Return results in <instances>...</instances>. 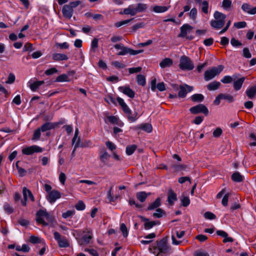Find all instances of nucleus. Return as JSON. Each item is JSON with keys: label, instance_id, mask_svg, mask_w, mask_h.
<instances>
[{"label": "nucleus", "instance_id": "obj_1", "mask_svg": "<svg viewBox=\"0 0 256 256\" xmlns=\"http://www.w3.org/2000/svg\"><path fill=\"white\" fill-rule=\"evenodd\" d=\"M149 250L156 256H164L168 254L170 250L166 240L165 238L157 241L156 244L150 247Z\"/></svg>", "mask_w": 256, "mask_h": 256}, {"label": "nucleus", "instance_id": "obj_2", "mask_svg": "<svg viewBox=\"0 0 256 256\" xmlns=\"http://www.w3.org/2000/svg\"><path fill=\"white\" fill-rule=\"evenodd\" d=\"M53 220L52 216L46 210H40L36 212V222L44 226H48L50 223L52 222Z\"/></svg>", "mask_w": 256, "mask_h": 256}, {"label": "nucleus", "instance_id": "obj_3", "mask_svg": "<svg viewBox=\"0 0 256 256\" xmlns=\"http://www.w3.org/2000/svg\"><path fill=\"white\" fill-rule=\"evenodd\" d=\"M214 20L210 22V26L216 30L221 28L224 24L226 16L218 11H216L214 14Z\"/></svg>", "mask_w": 256, "mask_h": 256}, {"label": "nucleus", "instance_id": "obj_4", "mask_svg": "<svg viewBox=\"0 0 256 256\" xmlns=\"http://www.w3.org/2000/svg\"><path fill=\"white\" fill-rule=\"evenodd\" d=\"M80 3V1L76 0L64 6L62 9L63 16L65 18L70 19L73 15L74 8L77 7Z\"/></svg>", "mask_w": 256, "mask_h": 256}, {"label": "nucleus", "instance_id": "obj_5", "mask_svg": "<svg viewBox=\"0 0 256 256\" xmlns=\"http://www.w3.org/2000/svg\"><path fill=\"white\" fill-rule=\"evenodd\" d=\"M224 69V66L219 65L217 67H212L206 70L204 74V78L206 81H209L218 75Z\"/></svg>", "mask_w": 256, "mask_h": 256}, {"label": "nucleus", "instance_id": "obj_6", "mask_svg": "<svg viewBox=\"0 0 256 256\" xmlns=\"http://www.w3.org/2000/svg\"><path fill=\"white\" fill-rule=\"evenodd\" d=\"M179 68L182 70H190L194 69V64L190 58L183 55L180 60Z\"/></svg>", "mask_w": 256, "mask_h": 256}, {"label": "nucleus", "instance_id": "obj_7", "mask_svg": "<svg viewBox=\"0 0 256 256\" xmlns=\"http://www.w3.org/2000/svg\"><path fill=\"white\" fill-rule=\"evenodd\" d=\"M83 233L85 234L83 236L76 238L80 246L88 244L93 238L92 230L90 228H86L83 230Z\"/></svg>", "mask_w": 256, "mask_h": 256}, {"label": "nucleus", "instance_id": "obj_8", "mask_svg": "<svg viewBox=\"0 0 256 256\" xmlns=\"http://www.w3.org/2000/svg\"><path fill=\"white\" fill-rule=\"evenodd\" d=\"M54 236L60 248H67L69 246L70 244L66 238L64 236L62 237L58 232H55L54 233Z\"/></svg>", "mask_w": 256, "mask_h": 256}, {"label": "nucleus", "instance_id": "obj_9", "mask_svg": "<svg viewBox=\"0 0 256 256\" xmlns=\"http://www.w3.org/2000/svg\"><path fill=\"white\" fill-rule=\"evenodd\" d=\"M43 148L37 145H32L22 150V153L26 155H31L34 152H42Z\"/></svg>", "mask_w": 256, "mask_h": 256}, {"label": "nucleus", "instance_id": "obj_10", "mask_svg": "<svg viewBox=\"0 0 256 256\" xmlns=\"http://www.w3.org/2000/svg\"><path fill=\"white\" fill-rule=\"evenodd\" d=\"M62 194L59 191L54 190L48 194L46 199L50 204H54L57 200L60 198Z\"/></svg>", "mask_w": 256, "mask_h": 256}, {"label": "nucleus", "instance_id": "obj_11", "mask_svg": "<svg viewBox=\"0 0 256 256\" xmlns=\"http://www.w3.org/2000/svg\"><path fill=\"white\" fill-rule=\"evenodd\" d=\"M190 112L193 114H197L202 112L206 116L208 114V108L202 104H200L190 108Z\"/></svg>", "mask_w": 256, "mask_h": 256}, {"label": "nucleus", "instance_id": "obj_12", "mask_svg": "<svg viewBox=\"0 0 256 256\" xmlns=\"http://www.w3.org/2000/svg\"><path fill=\"white\" fill-rule=\"evenodd\" d=\"M120 50H121L118 53V55L119 56H124L128 54L130 55L134 56L142 53L144 52V50H136L126 47L124 46H122V49H120Z\"/></svg>", "mask_w": 256, "mask_h": 256}, {"label": "nucleus", "instance_id": "obj_13", "mask_svg": "<svg viewBox=\"0 0 256 256\" xmlns=\"http://www.w3.org/2000/svg\"><path fill=\"white\" fill-rule=\"evenodd\" d=\"M193 90V87L188 86L186 84L180 85V91L178 93V96L180 98H184L186 97L188 92H192Z\"/></svg>", "mask_w": 256, "mask_h": 256}, {"label": "nucleus", "instance_id": "obj_14", "mask_svg": "<svg viewBox=\"0 0 256 256\" xmlns=\"http://www.w3.org/2000/svg\"><path fill=\"white\" fill-rule=\"evenodd\" d=\"M118 90L130 98H134V92L129 86H122L118 88Z\"/></svg>", "mask_w": 256, "mask_h": 256}, {"label": "nucleus", "instance_id": "obj_15", "mask_svg": "<svg viewBox=\"0 0 256 256\" xmlns=\"http://www.w3.org/2000/svg\"><path fill=\"white\" fill-rule=\"evenodd\" d=\"M106 120H108L112 124H116L119 126H122L124 124L123 122L120 120L117 116H108L106 117L105 122H106Z\"/></svg>", "mask_w": 256, "mask_h": 256}, {"label": "nucleus", "instance_id": "obj_16", "mask_svg": "<svg viewBox=\"0 0 256 256\" xmlns=\"http://www.w3.org/2000/svg\"><path fill=\"white\" fill-rule=\"evenodd\" d=\"M44 83V80L33 81L32 80L28 82L29 87L32 92L36 91L40 86Z\"/></svg>", "mask_w": 256, "mask_h": 256}, {"label": "nucleus", "instance_id": "obj_17", "mask_svg": "<svg viewBox=\"0 0 256 256\" xmlns=\"http://www.w3.org/2000/svg\"><path fill=\"white\" fill-rule=\"evenodd\" d=\"M126 15H130L131 16H135L137 12L136 9V6L134 4H130L128 8H125L122 13Z\"/></svg>", "mask_w": 256, "mask_h": 256}, {"label": "nucleus", "instance_id": "obj_18", "mask_svg": "<svg viewBox=\"0 0 256 256\" xmlns=\"http://www.w3.org/2000/svg\"><path fill=\"white\" fill-rule=\"evenodd\" d=\"M140 218L142 222H144V225L146 230H150L158 224V222H156L155 221H150L148 218H145L143 216H140Z\"/></svg>", "mask_w": 256, "mask_h": 256}, {"label": "nucleus", "instance_id": "obj_19", "mask_svg": "<svg viewBox=\"0 0 256 256\" xmlns=\"http://www.w3.org/2000/svg\"><path fill=\"white\" fill-rule=\"evenodd\" d=\"M58 126V124L54 122H47L43 124L40 128L42 132L54 129Z\"/></svg>", "mask_w": 256, "mask_h": 256}, {"label": "nucleus", "instance_id": "obj_20", "mask_svg": "<svg viewBox=\"0 0 256 256\" xmlns=\"http://www.w3.org/2000/svg\"><path fill=\"white\" fill-rule=\"evenodd\" d=\"M242 9L244 12L250 14H256V6L252 8L250 5L248 4H244L242 6Z\"/></svg>", "mask_w": 256, "mask_h": 256}, {"label": "nucleus", "instance_id": "obj_21", "mask_svg": "<svg viewBox=\"0 0 256 256\" xmlns=\"http://www.w3.org/2000/svg\"><path fill=\"white\" fill-rule=\"evenodd\" d=\"M116 100L118 104L122 107L123 111L125 113H130V109L128 108V105L126 104L124 100L122 98L118 97L117 98Z\"/></svg>", "mask_w": 256, "mask_h": 256}, {"label": "nucleus", "instance_id": "obj_22", "mask_svg": "<svg viewBox=\"0 0 256 256\" xmlns=\"http://www.w3.org/2000/svg\"><path fill=\"white\" fill-rule=\"evenodd\" d=\"M110 157V156L108 154V152L105 150H102L100 152V159L102 163L104 164H107L108 162V160Z\"/></svg>", "mask_w": 256, "mask_h": 256}, {"label": "nucleus", "instance_id": "obj_23", "mask_svg": "<svg viewBox=\"0 0 256 256\" xmlns=\"http://www.w3.org/2000/svg\"><path fill=\"white\" fill-rule=\"evenodd\" d=\"M177 200V196L172 190L168 192L167 201L170 205H173L174 202Z\"/></svg>", "mask_w": 256, "mask_h": 256}, {"label": "nucleus", "instance_id": "obj_24", "mask_svg": "<svg viewBox=\"0 0 256 256\" xmlns=\"http://www.w3.org/2000/svg\"><path fill=\"white\" fill-rule=\"evenodd\" d=\"M28 242L32 244H44V240L38 236H30Z\"/></svg>", "mask_w": 256, "mask_h": 256}, {"label": "nucleus", "instance_id": "obj_25", "mask_svg": "<svg viewBox=\"0 0 256 256\" xmlns=\"http://www.w3.org/2000/svg\"><path fill=\"white\" fill-rule=\"evenodd\" d=\"M136 128L141 129L148 133L151 132L152 130V126L150 124H142L137 126Z\"/></svg>", "mask_w": 256, "mask_h": 256}, {"label": "nucleus", "instance_id": "obj_26", "mask_svg": "<svg viewBox=\"0 0 256 256\" xmlns=\"http://www.w3.org/2000/svg\"><path fill=\"white\" fill-rule=\"evenodd\" d=\"M246 92L248 98H254L256 95V86H252L248 88Z\"/></svg>", "mask_w": 256, "mask_h": 256}, {"label": "nucleus", "instance_id": "obj_27", "mask_svg": "<svg viewBox=\"0 0 256 256\" xmlns=\"http://www.w3.org/2000/svg\"><path fill=\"white\" fill-rule=\"evenodd\" d=\"M191 28L192 27L188 24H184L180 28V33L179 34L178 36L182 38L186 37L188 34V30H190Z\"/></svg>", "mask_w": 256, "mask_h": 256}, {"label": "nucleus", "instance_id": "obj_28", "mask_svg": "<svg viewBox=\"0 0 256 256\" xmlns=\"http://www.w3.org/2000/svg\"><path fill=\"white\" fill-rule=\"evenodd\" d=\"M52 58L55 61H60L68 60V56L63 54L54 53L52 55Z\"/></svg>", "mask_w": 256, "mask_h": 256}, {"label": "nucleus", "instance_id": "obj_29", "mask_svg": "<svg viewBox=\"0 0 256 256\" xmlns=\"http://www.w3.org/2000/svg\"><path fill=\"white\" fill-rule=\"evenodd\" d=\"M173 64L172 60L170 58H165L160 63V66L162 68L170 67Z\"/></svg>", "mask_w": 256, "mask_h": 256}, {"label": "nucleus", "instance_id": "obj_30", "mask_svg": "<svg viewBox=\"0 0 256 256\" xmlns=\"http://www.w3.org/2000/svg\"><path fill=\"white\" fill-rule=\"evenodd\" d=\"M170 6H155L153 7V11L156 13H162L166 12L170 8Z\"/></svg>", "mask_w": 256, "mask_h": 256}, {"label": "nucleus", "instance_id": "obj_31", "mask_svg": "<svg viewBox=\"0 0 256 256\" xmlns=\"http://www.w3.org/2000/svg\"><path fill=\"white\" fill-rule=\"evenodd\" d=\"M150 194V193L147 194L145 192H140L136 193V196L138 200L143 202L146 200V198Z\"/></svg>", "mask_w": 256, "mask_h": 256}, {"label": "nucleus", "instance_id": "obj_32", "mask_svg": "<svg viewBox=\"0 0 256 256\" xmlns=\"http://www.w3.org/2000/svg\"><path fill=\"white\" fill-rule=\"evenodd\" d=\"M172 168L174 169V172H178L186 170L188 166L186 164H172Z\"/></svg>", "mask_w": 256, "mask_h": 256}, {"label": "nucleus", "instance_id": "obj_33", "mask_svg": "<svg viewBox=\"0 0 256 256\" xmlns=\"http://www.w3.org/2000/svg\"><path fill=\"white\" fill-rule=\"evenodd\" d=\"M222 7L226 10H230L232 8V2L230 0H223L222 2Z\"/></svg>", "mask_w": 256, "mask_h": 256}, {"label": "nucleus", "instance_id": "obj_34", "mask_svg": "<svg viewBox=\"0 0 256 256\" xmlns=\"http://www.w3.org/2000/svg\"><path fill=\"white\" fill-rule=\"evenodd\" d=\"M244 80V78H242L234 82V88L236 90H238L241 88Z\"/></svg>", "mask_w": 256, "mask_h": 256}, {"label": "nucleus", "instance_id": "obj_35", "mask_svg": "<svg viewBox=\"0 0 256 256\" xmlns=\"http://www.w3.org/2000/svg\"><path fill=\"white\" fill-rule=\"evenodd\" d=\"M148 8V5L144 3H138L136 6V12H144Z\"/></svg>", "mask_w": 256, "mask_h": 256}, {"label": "nucleus", "instance_id": "obj_36", "mask_svg": "<svg viewBox=\"0 0 256 256\" xmlns=\"http://www.w3.org/2000/svg\"><path fill=\"white\" fill-rule=\"evenodd\" d=\"M161 204L160 198H158L154 202L150 204L148 207V210H153L156 208H158Z\"/></svg>", "mask_w": 256, "mask_h": 256}, {"label": "nucleus", "instance_id": "obj_37", "mask_svg": "<svg viewBox=\"0 0 256 256\" xmlns=\"http://www.w3.org/2000/svg\"><path fill=\"white\" fill-rule=\"evenodd\" d=\"M232 179L234 182H240L243 180L244 177L240 172H235L232 174Z\"/></svg>", "mask_w": 256, "mask_h": 256}, {"label": "nucleus", "instance_id": "obj_38", "mask_svg": "<svg viewBox=\"0 0 256 256\" xmlns=\"http://www.w3.org/2000/svg\"><path fill=\"white\" fill-rule=\"evenodd\" d=\"M220 86V83L219 82L214 81L210 83L207 88L209 90H214L218 89Z\"/></svg>", "mask_w": 256, "mask_h": 256}, {"label": "nucleus", "instance_id": "obj_39", "mask_svg": "<svg viewBox=\"0 0 256 256\" xmlns=\"http://www.w3.org/2000/svg\"><path fill=\"white\" fill-rule=\"evenodd\" d=\"M70 81V79L68 76L66 74H62L58 76L56 80V82H68Z\"/></svg>", "mask_w": 256, "mask_h": 256}, {"label": "nucleus", "instance_id": "obj_40", "mask_svg": "<svg viewBox=\"0 0 256 256\" xmlns=\"http://www.w3.org/2000/svg\"><path fill=\"white\" fill-rule=\"evenodd\" d=\"M26 194H28V198L31 201H34V198L32 192L26 187H24L22 189V194L24 198H26Z\"/></svg>", "mask_w": 256, "mask_h": 256}, {"label": "nucleus", "instance_id": "obj_41", "mask_svg": "<svg viewBox=\"0 0 256 256\" xmlns=\"http://www.w3.org/2000/svg\"><path fill=\"white\" fill-rule=\"evenodd\" d=\"M190 98L192 102H201L204 100V96L202 94H196L192 96Z\"/></svg>", "mask_w": 256, "mask_h": 256}, {"label": "nucleus", "instance_id": "obj_42", "mask_svg": "<svg viewBox=\"0 0 256 256\" xmlns=\"http://www.w3.org/2000/svg\"><path fill=\"white\" fill-rule=\"evenodd\" d=\"M202 12L205 14L208 13V2L206 0H204L201 3Z\"/></svg>", "mask_w": 256, "mask_h": 256}, {"label": "nucleus", "instance_id": "obj_43", "mask_svg": "<svg viewBox=\"0 0 256 256\" xmlns=\"http://www.w3.org/2000/svg\"><path fill=\"white\" fill-rule=\"evenodd\" d=\"M72 144L74 145V149L73 150L72 153H74L75 150L76 148L81 146L82 147V146L80 144V138L78 137L77 139H74V136L72 140Z\"/></svg>", "mask_w": 256, "mask_h": 256}, {"label": "nucleus", "instance_id": "obj_44", "mask_svg": "<svg viewBox=\"0 0 256 256\" xmlns=\"http://www.w3.org/2000/svg\"><path fill=\"white\" fill-rule=\"evenodd\" d=\"M137 146L135 144L128 146L126 148V154L130 156L136 150Z\"/></svg>", "mask_w": 256, "mask_h": 256}, {"label": "nucleus", "instance_id": "obj_45", "mask_svg": "<svg viewBox=\"0 0 256 256\" xmlns=\"http://www.w3.org/2000/svg\"><path fill=\"white\" fill-rule=\"evenodd\" d=\"M137 83L138 85L144 86L146 84L145 77L142 74H138L137 76Z\"/></svg>", "mask_w": 256, "mask_h": 256}, {"label": "nucleus", "instance_id": "obj_46", "mask_svg": "<svg viewBox=\"0 0 256 256\" xmlns=\"http://www.w3.org/2000/svg\"><path fill=\"white\" fill-rule=\"evenodd\" d=\"M180 200L182 206L184 207L188 206L190 204V200L188 196H182Z\"/></svg>", "mask_w": 256, "mask_h": 256}, {"label": "nucleus", "instance_id": "obj_47", "mask_svg": "<svg viewBox=\"0 0 256 256\" xmlns=\"http://www.w3.org/2000/svg\"><path fill=\"white\" fill-rule=\"evenodd\" d=\"M127 115V118L128 120L131 122H136L137 120V113L135 112L134 114H132V110H130V113H126Z\"/></svg>", "mask_w": 256, "mask_h": 256}, {"label": "nucleus", "instance_id": "obj_48", "mask_svg": "<svg viewBox=\"0 0 256 256\" xmlns=\"http://www.w3.org/2000/svg\"><path fill=\"white\" fill-rule=\"evenodd\" d=\"M165 212L162 208H158L156 210V212L153 214V216L154 218H160L164 214Z\"/></svg>", "mask_w": 256, "mask_h": 256}, {"label": "nucleus", "instance_id": "obj_49", "mask_svg": "<svg viewBox=\"0 0 256 256\" xmlns=\"http://www.w3.org/2000/svg\"><path fill=\"white\" fill-rule=\"evenodd\" d=\"M42 130L40 128H37L36 130L34 132L32 140H40Z\"/></svg>", "mask_w": 256, "mask_h": 256}, {"label": "nucleus", "instance_id": "obj_50", "mask_svg": "<svg viewBox=\"0 0 256 256\" xmlns=\"http://www.w3.org/2000/svg\"><path fill=\"white\" fill-rule=\"evenodd\" d=\"M220 96L222 100H226L228 102H232L234 100L233 96L228 94H220Z\"/></svg>", "mask_w": 256, "mask_h": 256}, {"label": "nucleus", "instance_id": "obj_51", "mask_svg": "<svg viewBox=\"0 0 256 256\" xmlns=\"http://www.w3.org/2000/svg\"><path fill=\"white\" fill-rule=\"evenodd\" d=\"M4 211L8 214H11L14 212V209L9 204L6 203L4 204Z\"/></svg>", "mask_w": 256, "mask_h": 256}, {"label": "nucleus", "instance_id": "obj_52", "mask_svg": "<svg viewBox=\"0 0 256 256\" xmlns=\"http://www.w3.org/2000/svg\"><path fill=\"white\" fill-rule=\"evenodd\" d=\"M232 80L233 78L232 76H226L221 80L220 81L223 84H226L231 83Z\"/></svg>", "mask_w": 256, "mask_h": 256}, {"label": "nucleus", "instance_id": "obj_53", "mask_svg": "<svg viewBox=\"0 0 256 256\" xmlns=\"http://www.w3.org/2000/svg\"><path fill=\"white\" fill-rule=\"evenodd\" d=\"M76 208L78 210H83L86 208V206L84 202L80 200L75 206Z\"/></svg>", "mask_w": 256, "mask_h": 256}, {"label": "nucleus", "instance_id": "obj_54", "mask_svg": "<svg viewBox=\"0 0 256 256\" xmlns=\"http://www.w3.org/2000/svg\"><path fill=\"white\" fill-rule=\"evenodd\" d=\"M197 16V10L196 8H192L190 13H189V16L190 18L192 19V20H195L196 19Z\"/></svg>", "mask_w": 256, "mask_h": 256}, {"label": "nucleus", "instance_id": "obj_55", "mask_svg": "<svg viewBox=\"0 0 256 256\" xmlns=\"http://www.w3.org/2000/svg\"><path fill=\"white\" fill-rule=\"evenodd\" d=\"M234 27L236 28H244L246 26V23L245 22H234Z\"/></svg>", "mask_w": 256, "mask_h": 256}, {"label": "nucleus", "instance_id": "obj_56", "mask_svg": "<svg viewBox=\"0 0 256 256\" xmlns=\"http://www.w3.org/2000/svg\"><path fill=\"white\" fill-rule=\"evenodd\" d=\"M120 230L122 232L124 237H126L128 235V232L127 228L124 224H120Z\"/></svg>", "mask_w": 256, "mask_h": 256}, {"label": "nucleus", "instance_id": "obj_57", "mask_svg": "<svg viewBox=\"0 0 256 256\" xmlns=\"http://www.w3.org/2000/svg\"><path fill=\"white\" fill-rule=\"evenodd\" d=\"M222 130L220 128H217L212 133L213 136L214 138H218L220 137L221 134H222Z\"/></svg>", "mask_w": 256, "mask_h": 256}, {"label": "nucleus", "instance_id": "obj_58", "mask_svg": "<svg viewBox=\"0 0 256 256\" xmlns=\"http://www.w3.org/2000/svg\"><path fill=\"white\" fill-rule=\"evenodd\" d=\"M57 72H58V70L56 68H49V69H48L47 70H46L44 72V74L46 76H50V75L53 74L55 73H56Z\"/></svg>", "mask_w": 256, "mask_h": 256}, {"label": "nucleus", "instance_id": "obj_59", "mask_svg": "<svg viewBox=\"0 0 256 256\" xmlns=\"http://www.w3.org/2000/svg\"><path fill=\"white\" fill-rule=\"evenodd\" d=\"M58 180L60 182L64 185L65 184V182L66 180V176L64 173L61 172H60L58 176Z\"/></svg>", "mask_w": 256, "mask_h": 256}, {"label": "nucleus", "instance_id": "obj_60", "mask_svg": "<svg viewBox=\"0 0 256 256\" xmlns=\"http://www.w3.org/2000/svg\"><path fill=\"white\" fill-rule=\"evenodd\" d=\"M204 216L206 219L208 220H214L216 217L213 213L210 212H206L204 214Z\"/></svg>", "mask_w": 256, "mask_h": 256}, {"label": "nucleus", "instance_id": "obj_61", "mask_svg": "<svg viewBox=\"0 0 256 256\" xmlns=\"http://www.w3.org/2000/svg\"><path fill=\"white\" fill-rule=\"evenodd\" d=\"M84 252H88L92 256H98L97 251L93 248H85Z\"/></svg>", "mask_w": 256, "mask_h": 256}, {"label": "nucleus", "instance_id": "obj_62", "mask_svg": "<svg viewBox=\"0 0 256 256\" xmlns=\"http://www.w3.org/2000/svg\"><path fill=\"white\" fill-rule=\"evenodd\" d=\"M74 214V210H68L65 212L62 213V216L64 218H66L71 217Z\"/></svg>", "mask_w": 256, "mask_h": 256}, {"label": "nucleus", "instance_id": "obj_63", "mask_svg": "<svg viewBox=\"0 0 256 256\" xmlns=\"http://www.w3.org/2000/svg\"><path fill=\"white\" fill-rule=\"evenodd\" d=\"M15 80V76L12 74H10L8 75V80L6 82V84H12Z\"/></svg>", "mask_w": 256, "mask_h": 256}, {"label": "nucleus", "instance_id": "obj_64", "mask_svg": "<svg viewBox=\"0 0 256 256\" xmlns=\"http://www.w3.org/2000/svg\"><path fill=\"white\" fill-rule=\"evenodd\" d=\"M106 144L108 148L111 151H113L116 148V145L111 142H106Z\"/></svg>", "mask_w": 256, "mask_h": 256}]
</instances>
